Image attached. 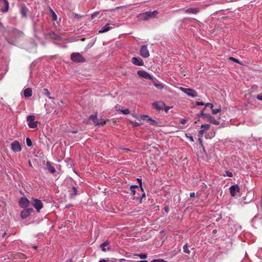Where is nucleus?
<instances>
[{"label":"nucleus","mask_w":262,"mask_h":262,"mask_svg":"<svg viewBox=\"0 0 262 262\" xmlns=\"http://www.w3.org/2000/svg\"><path fill=\"white\" fill-rule=\"evenodd\" d=\"M159 12L157 10L153 11H146L143 13H140L138 17L141 20H146L149 18H155L158 14Z\"/></svg>","instance_id":"nucleus-1"},{"label":"nucleus","mask_w":262,"mask_h":262,"mask_svg":"<svg viewBox=\"0 0 262 262\" xmlns=\"http://www.w3.org/2000/svg\"><path fill=\"white\" fill-rule=\"evenodd\" d=\"M71 59L74 62H84L85 59L83 56L78 52H74L71 54Z\"/></svg>","instance_id":"nucleus-2"},{"label":"nucleus","mask_w":262,"mask_h":262,"mask_svg":"<svg viewBox=\"0 0 262 262\" xmlns=\"http://www.w3.org/2000/svg\"><path fill=\"white\" fill-rule=\"evenodd\" d=\"M179 89L184 93H185L187 96L191 97L192 98H195L198 96L197 92L189 88H185L183 87L179 88Z\"/></svg>","instance_id":"nucleus-3"},{"label":"nucleus","mask_w":262,"mask_h":262,"mask_svg":"<svg viewBox=\"0 0 262 262\" xmlns=\"http://www.w3.org/2000/svg\"><path fill=\"white\" fill-rule=\"evenodd\" d=\"M28 125L30 128H36L37 127L38 122L34 121V115H29L27 117Z\"/></svg>","instance_id":"nucleus-4"},{"label":"nucleus","mask_w":262,"mask_h":262,"mask_svg":"<svg viewBox=\"0 0 262 262\" xmlns=\"http://www.w3.org/2000/svg\"><path fill=\"white\" fill-rule=\"evenodd\" d=\"M140 55L143 58H147L149 56V52L147 49V45H143L140 50Z\"/></svg>","instance_id":"nucleus-5"},{"label":"nucleus","mask_w":262,"mask_h":262,"mask_svg":"<svg viewBox=\"0 0 262 262\" xmlns=\"http://www.w3.org/2000/svg\"><path fill=\"white\" fill-rule=\"evenodd\" d=\"M11 148L13 151L16 152L21 150V146L18 141H14L11 144Z\"/></svg>","instance_id":"nucleus-6"},{"label":"nucleus","mask_w":262,"mask_h":262,"mask_svg":"<svg viewBox=\"0 0 262 262\" xmlns=\"http://www.w3.org/2000/svg\"><path fill=\"white\" fill-rule=\"evenodd\" d=\"M137 74L139 76L144 78L146 79H150L153 80L152 76L148 73H147L144 70H139L137 72Z\"/></svg>","instance_id":"nucleus-7"},{"label":"nucleus","mask_w":262,"mask_h":262,"mask_svg":"<svg viewBox=\"0 0 262 262\" xmlns=\"http://www.w3.org/2000/svg\"><path fill=\"white\" fill-rule=\"evenodd\" d=\"M19 206L23 208H26L30 204V201L28 199L25 197H21L18 202Z\"/></svg>","instance_id":"nucleus-8"},{"label":"nucleus","mask_w":262,"mask_h":262,"mask_svg":"<svg viewBox=\"0 0 262 262\" xmlns=\"http://www.w3.org/2000/svg\"><path fill=\"white\" fill-rule=\"evenodd\" d=\"M204 119H206L210 122L215 125H219L220 122L215 119V118L212 116L210 114H205L204 115Z\"/></svg>","instance_id":"nucleus-9"},{"label":"nucleus","mask_w":262,"mask_h":262,"mask_svg":"<svg viewBox=\"0 0 262 262\" xmlns=\"http://www.w3.org/2000/svg\"><path fill=\"white\" fill-rule=\"evenodd\" d=\"M32 208L24 209L20 213V216L23 219L27 218L33 212Z\"/></svg>","instance_id":"nucleus-10"},{"label":"nucleus","mask_w":262,"mask_h":262,"mask_svg":"<svg viewBox=\"0 0 262 262\" xmlns=\"http://www.w3.org/2000/svg\"><path fill=\"white\" fill-rule=\"evenodd\" d=\"M132 62L136 66H143L144 65L143 60L139 57H133L132 58Z\"/></svg>","instance_id":"nucleus-11"},{"label":"nucleus","mask_w":262,"mask_h":262,"mask_svg":"<svg viewBox=\"0 0 262 262\" xmlns=\"http://www.w3.org/2000/svg\"><path fill=\"white\" fill-rule=\"evenodd\" d=\"M33 207L39 212L42 208L43 204L41 201L38 199H34L33 203Z\"/></svg>","instance_id":"nucleus-12"},{"label":"nucleus","mask_w":262,"mask_h":262,"mask_svg":"<svg viewBox=\"0 0 262 262\" xmlns=\"http://www.w3.org/2000/svg\"><path fill=\"white\" fill-rule=\"evenodd\" d=\"M229 189L230 194L232 196L236 195L237 193L239 191V188L237 184L232 185Z\"/></svg>","instance_id":"nucleus-13"},{"label":"nucleus","mask_w":262,"mask_h":262,"mask_svg":"<svg viewBox=\"0 0 262 262\" xmlns=\"http://www.w3.org/2000/svg\"><path fill=\"white\" fill-rule=\"evenodd\" d=\"M152 105L158 111L163 110L165 106V103L162 101H157L152 103Z\"/></svg>","instance_id":"nucleus-14"},{"label":"nucleus","mask_w":262,"mask_h":262,"mask_svg":"<svg viewBox=\"0 0 262 262\" xmlns=\"http://www.w3.org/2000/svg\"><path fill=\"white\" fill-rule=\"evenodd\" d=\"M140 118L143 120H146L151 125H155L157 124V122L155 120L149 117L148 115H141L140 116Z\"/></svg>","instance_id":"nucleus-15"},{"label":"nucleus","mask_w":262,"mask_h":262,"mask_svg":"<svg viewBox=\"0 0 262 262\" xmlns=\"http://www.w3.org/2000/svg\"><path fill=\"white\" fill-rule=\"evenodd\" d=\"M46 166L48 171L51 173H54L56 172V169L53 166V163L50 161H47Z\"/></svg>","instance_id":"nucleus-16"},{"label":"nucleus","mask_w":262,"mask_h":262,"mask_svg":"<svg viewBox=\"0 0 262 262\" xmlns=\"http://www.w3.org/2000/svg\"><path fill=\"white\" fill-rule=\"evenodd\" d=\"M69 191L71 198H74L78 194V190L75 186H73L72 188H70Z\"/></svg>","instance_id":"nucleus-17"},{"label":"nucleus","mask_w":262,"mask_h":262,"mask_svg":"<svg viewBox=\"0 0 262 262\" xmlns=\"http://www.w3.org/2000/svg\"><path fill=\"white\" fill-rule=\"evenodd\" d=\"M0 3L3 4L4 6V8L2 9L1 11L5 13L8 11L9 9V3L7 0H0Z\"/></svg>","instance_id":"nucleus-18"},{"label":"nucleus","mask_w":262,"mask_h":262,"mask_svg":"<svg viewBox=\"0 0 262 262\" xmlns=\"http://www.w3.org/2000/svg\"><path fill=\"white\" fill-rule=\"evenodd\" d=\"M23 95L25 97H30L32 95L31 88H28L24 91Z\"/></svg>","instance_id":"nucleus-19"},{"label":"nucleus","mask_w":262,"mask_h":262,"mask_svg":"<svg viewBox=\"0 0 262 262\" xmlns=\"http://www.w3.org/2000/svg\"><path fill=\"white\" fill-rule=\"evenodd\" d=\"M153 83L154 86L159 90H162L164 88L163 84L161 82L153 80Z\"/></svg>","instance_id":"nucleus-20"},{"label":"nucleus","mask_w":262,"mask_h":262,"mask_svg":"<svg viewBox=\"0 0 262 262\" xmlns=\"http://www.w3.org/2000/svg\"><path fill=\"white\" fill-rule=\"evenodd\" d=\"M110 244V242L108 241H106L100 245V247L101 248L102 251L103 252H106L107 250L110 249V248H108L107 249L105 248V247L108 246Z\"/></svg>","instance_id":"nucleus-21"},{"label":"nucleus","mask_w":262,"mask_h":262,"mask_svg":"<svg viewBox=\"0 0 262 262\" xmlns=\"http://www.w3.org/2000/svg\"><path fill=\"white\" fill-rule=\"evenodd\" d=\"M186 12L188 13L196 14L199 12V9L196 8H191L187 9Z\"/></svg>","instance_id":"nucleus-22"},{"label":"nucleus","mask_w":262,"mask_h":262,"mask_svg":"<svg viewBox=\"0 0 262 262\" xmlns=\"http://www.w3.org/2000/svg\"><path fill=\"white\" fill-rule=\"evenodd\" d=\"M89 119L91 120L95 125L98 120L97 119V113H96L95 114L91 115L89 116Z\"/></svg>","instance_id":"nucleus-23"},{"label":"nucleus","mask_w":262,"mask_h":262,"mask_svg":"<svg viewBox=\"0 0 262 262\" xmlns=\"http://www.w3.org/2000/svg\"><path fill=\"white\" fill-rule=\"evenodd\" d=\"M108 119H98L97 122L96 123L95 126L104 125L106 122L108 121Z\"/></svg>","instance_id":"nucleus-24"},{"label":"nucleus","mask_w":262,"mask_h":262,"mask_svg":"<svg viewBox=\"0 0 262 262\" xmlns=\"http://www.w3.org/2000/svg\"><path fill=\"white\" fill-rule=\"evenodd\" d=\"M111 27H110V24H107L105 25L104 27H103L99 32V33H104L108 31H109L111 29Z\"/></svg>","instance_id":"nucleus-25"},{"label":"nucleus","mask_w":262,"mask_h":262,"mask_svg":"<svg viewBox=\"0 0 262 262\" xmlns=\"http://www.w3.org/2000/svg\"><path fill=\"white\" fill-rule=\"evenodd\" d=\"M27 10L25 7H22L20 10V13L23 17H26L27 16Z\"/></svg>","instance_id":"nucleus-26"},{"label":"nucleus","mask_w":262,"mask_h":262,"mask_svg":"<svg viewBox=\"0 0 262 262\" xmlns=\"http://www.w3.org/2000/svg\"><path fill=\"white\" fill-rule=\"evenodd\" d=\"M96 39H92L90 40V42L86 46L87 49H90L95 44Z\"/></svg>","instance_id":"nucleus-27"},{"label":"nucleus","mask_w":262,"mask_h":262,"mask_svg":"<svg viewBox=\"0 0 262 262\" xmlns=\"http://www.w3.org/2000/svg\"><path fill=\"white\" fill-rule=\"evenodd\" d=\"M50 11L51 13V15L54 21H56L57 20V16L55 12L52 9H50Z\"/></svg>","instance_id":"nucleus-28"},{"label":"nucleus","mask_w":262,"mask_h":262,"mask_svg":"<svg viewBox=\"0 0 262 262\" xmlns=\"http://www.w3.org/2000/svg\"><path fill=\"white\" fill-rule=\"evenodd\" d=\"M42 91H43V93L45 95H46L49 99H53V98H52L50 96V93L47 89H43Z\"/></svg>","instance_id":"nucleus-29"},{"label":"nucleus","mask_w":262,"mask_h":262,"mask_svg":"<svg viewBox=\"0 0 262 262\" xmlns=\"http://www.w3.org/2000/svg\"><path fill=\"white\" fill-rule=\"evenodd\" d=\"M183 251L187 253V254H190V250L188 249V244L186 243L185 244L184 246H183Z\"/></svg>","instance_id":"nucleus-30"},{"label":"nucleus","mask_w":262,"mask_h":262,"mask_svg":"<svg viewBox=\"0 0 262 262\" xmlns=\"http://www.w3.org/2000/svg\"><path fill=\"white\" fill-rule=\"evenodd\" d=\"M50 34L55 39L60 40L61 38L60 36H58L53 32H51Z\"/></svg>","instance_id":"nucleus-31"},{"label":"nucleus","mask_w":262,"mask_h":262,"mask_svg":"<svg viewBox=\"0 0 262 262\" xmlns=\"http://www.w3.org/2000/svg\"><path fill=\"white\" fill-rule=\"evenodd\" d=\"M119 111L124 115L128 114L130 113V111L128 108L119 110Z\"/></svg>","instance_id":"nucleus-32"},{"label":"nucleus","mask_w":262,"mask_h":262,"mask_svg":"<svg viewBox=\"0 0 262 262\" xmlns=\"http://www.w3.org/2000/svg\"><path fill=\"white\" fill-rule=\"evenodd\" d=\"M201 128L202 129H204V131H205L210 128V125L208 124H202Z\"/></svg>","instance_id":"nucleus-33"},{"label":"nucleus","mask_w":262,"mask_h":262,"mask_svg":"<svg viewBox=\"0 0 262 262\" xmlns=\"http://www.w3.org/2000/svg\"><path fill=\"white\" fill-rule=\"evenodd\" d=\"M137 181L138 183H139V185L140 186V188L141 189V190L142 191H143L144 189H143V188L142 187V179L140 178H137Z\"/></svg>","instance_id":"nucleus-34"},{"label":"nucleus","mask_w":262,"mask_h":262,"mask_svg":"<svg viewBox=\"0 0 262 262\" xmlns=\"http://www.w3.org/2000/svg\"><path fill=\"white\" fill-rule=\"evenodd\" d=\"M136 256H137L140 257L141 259H145L147 258V255L144 253H141L138 254H136Z\"/></svg>","instance_id":"nucleus-35"},{"label":"nucleus","mask_w":262,"mask_h":262,"mask_svg":"<svg viewBox=\"0 0 262 262\" xmlns=\"http://www.w3.org/2000/svg\"><path fill=\"white\" fill-rule=\"evenodd\" d=\"M26 143H27V145L28 147H31L32 146V141L29 138H26Z\"/></svg>","instance_id":"nucleus-36"},{"label":"nucleus","mask_w":262,"mask_h":262,"mask_svg":"<svg viewBox=\"0 0 262 262\" xmlns=\"http://www.w3.org/2000/svg\"><path fill=\"white\" fill-rule=\"evenodd\" d=\"M211 110L213 114H216V113H219L221 111V107L219 108H213V107H212V109H211Z\"/></svg>","instance_id":"nucleus-37"},{"label":"nucleus","mask_w":262,"mask_h":262,"mask_svg":"<svg viewBox=\"0 0 262 262\" xmlns=\"http://www.w3.org/2000/svg\"><path fill=\"white\" fill-rule=\"evenodd\" d=\"M229 60H231V61H234L236 63H240V61H239L238 59H236V58H235L233 57H230L229 58Z\"/></svg>","instance_id":"nucleus-38"},{"label":"nucleus","mask_w":262,"mask_h":262,"mask_svg":"<svg viewBox=\"0 0 262 262\" xmlns=\"http://www.w3.org/2000/svg\"><path fill=\"white\" fill-rule=\"evenodd\" d=\"M99 11H96L91 14V19H93L95 17L99 14Z\"/></svg>","instance_id":"nucleus-39"},{"label":"nucleus","mask_w":262,"mask_h":262,"mask_svg":"<svg viewBox=\"0 0 262 262\" xmlns=\"http://www.w3.org/2000/svg\"><path fill=\"white\" fill-rule=\"evenodd\" d=\"M130 123L133 125L134 126H138L140 125L141 123L136 121H130Z\"/></svg>","instance_id":"nucleus-40"},{"label":"nucleus","mask_w":262,"mask_h":262,"mask_svg":"<svg viewBox=\"0 0 262 262\" xmlns=\"http://www.w3.org/2000/svg\"><path fill=\"white\" fill-rule=\"evenodd\" d=\"M226 176L228 177H232L233 176V174L231 172H230L229 171H226Z\"/></svg>","instance_id":"nucleus-41"},{"label":"nucleus","mask_w":262,"mask_h":262,"mask_svg":"<svg viewBox=\"0 0 262 262\" xmlns=\"http://www.w3.org/2000/svg\"><path fill=\"white\" fill-rule=\"evenodd\" d=\"M205 106L206 107L208 106L210 107L211 109H212V107H213V105L212 103H207L205 104Z\"/></svg>","instance_id":"nucleus-42"},{"label":"nucleus","mask_w":262,"mask_h":262,"mask_svg":"<svg viewBox=\"0 0 262 262\" xmlns=\"http://www.w3.org/2000/svg\"><path fill=\"white\" fill-rule=\"evenodd\" d=\"M121 9L123 12H124V9H125V6H119V7H117L115 8V9Z\"/></svg>","instance_id":"nucleus-43"},{"label":"nucleus","mask_w":262,"mask_h":262,"mask_svg":"<svg viewBox=\"0 0 262 262\" xmlns=\"http://www.w3.org/2000/svg\"><path fill=\"white\" fill-rule=\"evenodd\" d=\"M169 109H170L169 106H167L165 105V106L163 110L164 111V112L165 113H167Z\"/></svg>","instance_id":"nucleus-44"},{"label":"nucleus","mask_w":262,"mask_h":262,"mask_svg":"<svg viewBox=\"0 0 262 262\" xmlns=\"http://www.w3.org/2000/svg\"><path fill=\"white\" fill-rule=\"evenodd\" d=\"M186 137L188 138L191 142H193L194 140L193 138V137L192 136H188L187 135H186Z\"/></svg>","instance_id":"nucleus-45"},{"label":"nucleus","mask_w":262,"mask_h":262,"mask_svg":"<svg viewBox=\"0 0 262 262\" xmlns=\"http://www.w3.org/2000/svg\"><path fill=\"white\" fill-rule=\"evenodd\" d=\"M131 191L130 195H134L136 194V190L135 189H130Z\"/></svg>","instance_id":"nucleus-46"},{"label":"nucleus","mask_w":262,"mask_h":262,"mask_svg":"<svg viewBox=\"0 0 262 262\" xmlns=\"http://www.w3.org/2000/svg\"><path fill=\"white\" fill-rule=\"evenodd\" d=\"M256 98L258 99V100H261L262 101V93L259 94V95H258L257 96H256Z\"/></svg>","instance_id":"nucleus-47"},{"label":"nucleus","mask_w":262,"mask_h":262,"mask_svg":"<svg viewBox=\"0 0 262 262\" xmlns=\"http://www.w3.org/2000/svg\"><path fill=\"white\" fill-rule=\"evenodd\" d=\"M139 188V186L136 185H133L130 186V189H135V188Z\"/></svg>","instance_id":"nucleus-48"},{"label":"nucleus","mask_w":262,"mask_h":262,"mask_svg":"<svg viewBox=\"0 0 262 262\" xmlns=\"http://www.w3.org/2000/svg\"><path fill=\"white\" fill-rule=\"evenodd\" d=\"M205 103H203V102L196 101V104L197 105H205Z\"/></svg>","instance_id":"nucleus-49"},{"label":"nucleus","mask_w":262,"mask_h":262,"mask_svg":"<svg viewBox=\"0 0 262 262\" xmlns=\"http://www.w3.org/2000/svg\"><path fill=\"white\" fill-rule=\"evenodd\" d=\"M204 109H203L202 111H201L200 113L199 114V115L202 116L203 117V118L204 119V115L206 113H204Z\"/></svg>","instance_id":"nucleus-50"},{"label":"nucleus","mask_w":262,"mask_h":262,"mask_svg":"<svg viewBox=\"0 0 262 262\" xmlns=\"http://www.w3.org/2000/svg\"><path fill=\"white\" fill-rule=\"evenodd\" d=\"M186 122V120L185 119H182L180 120V123L182 124H184Z\"/></svg>","instance_id":"nucleus-51"},{"label":"nucleus","mask_w":262,"mask_h":262,"mask_svg":"<svg viewBox=\"0 0 262 262\" xmlns=\"http://www.w3.org/2000/svg\"><path fill=\"white\" fill-rule=\"evenodd\" d=\"M205 131H204V129H201L199 131V134L200 135H203Z\"/></svg>","instance_id":"nucleus-52"},{"label":"nucleus","mask_w":262,"mask_h":262,"mask_svg":"<svg viewBox=\"0 0 262 262\" xmlns=\"http://www.w3.org/2000/svg\"><path fill=\"white\" fill-rule=\"evenodd\" d=\"M153 262H165L163 259H154Z\"/></svg>","instance_id":"nucleus-53"},{"label":"nucleus","mask_w":262,"mask_h":262,"mask_svg":"<svg viewBox=\"0 0 262 262\" xmlns=\"http://www.w3.org/2000/svg\"><path fill=\"white\" fill-rule=\"evenodd\" d=\"M164 210L166 212L168 213L169 211V208L168 206H166L164 207Z\"/></svg>","instance_id":"nucleus-54"},{"label":"nucleus","mask_w":262,"mask_h":262,"mask_svg":"<svg viewBox=\"0 0 262 262\" xmlns=\"http://www.w3.org/2000/svg\"><path fill=\"white\" fill-rule=\"evenodd\" d=\"M190 196L191 198H193V197H194L195 196V193L194 192H191L190 193Z\"/></svg>","instance_id":"nucleus-55"},{"label":"nucleus","mask_w":262,"mask_h":262,"mask_svg":"<svg viewBox=\"0 0 262 262\" xmlns=\"http://www.w3.org/2000/svg\"><path fill=\"white\" fill-rule=\"evenodd\" d=\"M145 197V193L144 192L142 194V196H141V199L140 200V202L141 203V201H142V198Z\"/></svg>","instance_id":"nucleus-56"},{"label":"nucleus","mask_w":262,"mask_h":262,"mask_svg":"<svg viewBox=\"0 0 262 262\" xmlns=\"http://www.w3.org/2000/svg\"><path fill=\"white\" fill-rule=\"evenodd\" d=\"M132 115L133 117H134L136 118H138L139 117L136 114H133Z\"/></svg>","instance_id":"nucleus-57"},{"label":"nucleus","mask_w":262,"mask_h":262,"mask_svg":"<svg viewBox=\"0 0 262 262\" xmlns=\"http://www.w3.org/2000/svg\"><path fill=\"white\" fill-rule=\"evenodd\" d=\"M64 262H73V260L71 259H70L66 260Z\"/></svg>","instance_id":"nucleus-58"},{"label":"nucleus","mask_w":262,"mask_h":262,"mask_svg":"<svg viewBox=\"0 0 262 262\" xmlns=\"http://www.w3.org/2000/svg\"><path fill=\"white\" fill-rule=\"evenodd\" d=\"M99 262H106V260L105 259H101L99 261Z\"/></svg>","instance_id":"nucleus-59"},{"label":"nucleus","mask_w":262,"mask_h":262,"mask_svg":"<svg viewBox=\"0 0 262 262\" xmlns=\"http://www.w3.org/2000/svg\"><path fill=\"white\" fill-rule=\"evenodd\" d=\"M6 235V233H5H5H3V234H2V237H3V238H4V237H5V235Z\"/></svg>","instance_id":"nucleus-60"},{"label":"nucleus","mask_w":262,"mask_h":262,"mask_svg":"<svg viewBox=\"0 0 262 262\" xmlns=\"http://www.w3.org/2000/svg\"><path fill=\"white\" fill-rule=\"evenodd\" d=\"M124 260H125V259L124 258H121V259H119V261L120 262H122V261H124Z\"/></svg>","instance_id":"nucleus-61"},{"label":"nucleus","mask_w":262,"mask_h":262,"mask_svg":"<svg viewBox=\"0 0 262 262\" xmlns=\"http://www.w3.org/2000/svg\"><path fill=\"white\" fill-rule=\"evenodd\" d=\"M136 262H148L147 260H140V261H137Z\"/></svg>","instance_id":"nucleus-62"},{"label":"nucleus","mask_w":262,"mask_h":262,"mask_svg":"<svg viewBox=\"0 0 262 262\" xmlns=\"http://www.w3.org/2000/svg\"><path fill=\"white\" fill-rule=\"evenodd\" d=\"M2 27V23L0 21V28Z\"/></svg>","instance_id":"nucleus-63"},{"label":"nucleus","mask_w":262,"mask_h":262,"mask_svg":"<svg viewBox=\"0 0 262 262\" xmlns=\"http://www.w3.org/2000/svg\"><path fill=\"white\" fill-rule=\"evenodd\" d=\"M260 205H261V206L262 207V200H260Z\"/></svg>","instance_id":"nucleus-64"}]
</instances>
